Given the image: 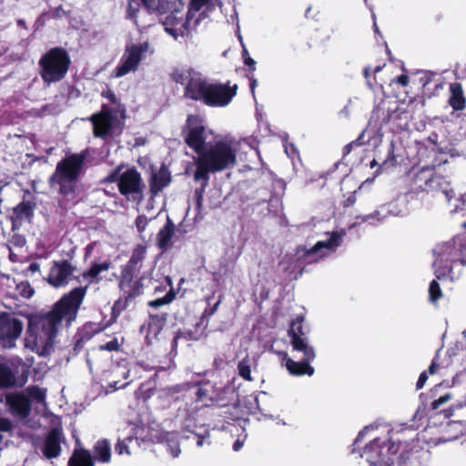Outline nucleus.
I'll use <instances>...</instances> for the list:
<instances>
[{
  "mask_svg": "<svg viewBox=\"0 0 466 466\" xmlns=\"http://www.w3.org/2000/svg\"><path fill=\"white\" fill-rule=\"evenodd\" d=\"M111 267L110 259H105L102 262L93 261L89 268L81 274L83 279L86 280L87 283L65 293L47 313L36 319L35 325L41 329L48 341L52 342L55 339L63 321H66V325H70L76 319L89 286L98 284L101 281L99 274L109 270Z\"/></svg>",
  "mask_w": 466,
  "mask_h": 466,
  "instance_id": "obj_1",
  "label": "nucleus"
},
{
  "mask_svg": "<svg viewBox=\"0 0 466 466\" xmlns=\"http://www.w3.org/2000/svg\"><path fill=\"white\" fill-rule=\"evenodd\" d=\"M196 182L208 184L209 174H216L231 168L237 162V155L231 145L223 140L209 143L194 159Z\"/></svg>",
  "mask_w": 466,
  "mask_h": 466,
  "instance_id": "obj_2",
  "label": "nucleus"
},
{
  "mask_svg": "<svg viewBox=\"0 0 466 466\" xmlns=\"http://www.w3.org/2000/svg\"><path fill=\"white\" fill-rule=\"evenodd\" d=\"M86 157V150L66 156L56 164L48 178L49 187L57 186L58 194L66 200H75L76 197V183L84 171Z\"/></svg>",
  "mask_w": 466,
  "mask_h": 466,
  "instance_id": "obj_3",
  "label": "nucleus"
},
{
  "mask_svg": "<svg viewBox=\"0 0 466 466\" xmlns=\"http://www.w3.org/2000/svg\"><path fill=\"white\" fill-rule=\"evenodd\" d=\"M388 451L400 453V466H424L423 456L427 451L419 445L418 433L413 426L400 425L388 432Z\"/></svg>",
  "mask_w": 466,
  "mask_h": 466,
  "instance_id": "obj_4",
  "label": "nucleus"
},
{
  "mask_svg": "<svg viewBox=\"0 0 466 466\" xmlns=\"http://www.w3.org/2000/svg\"><path fill=\"white\" fill-rule=\"evenodd\" d=\"M434 254L436 279L441 280L449 277L451 280H454L458 275H455L453 268L457 265H466V239L463 242L452 240L439 244L434 248Z\"/></svg>",
  "mask_w": 466,
  "mask_h": 466,
  "instance_id": "obj_5",
  "label": "nucleus"
},
{
  "mask_svg": "<svg viewBox=\"0 0 466 466\" xmlns=\"http://www.w3.org/2000/svg\"><path fill=\"white\" fill-rule=\"evenodd\" d=\"M39 75L46 85L62 81L71 66V58L63 47H52L38 61Z\"/></svg>",
  "mask_w": 466,
  "mask_h": 466,
  "instance_id": "obj_6",
  "label": "nucleus"
},
{
  "mask_svg": "<svg viewBox=\"0 0 466 466\" xmlns=\"http://www.w3.org/2000/svg\"><path fill=\"white\" fill-rule=\"evenodd\" d=\"M124 164L117 166L111 170L104 178L106 183H116L119 193L127 199L140 202L144 198L146 187L140 172L135 167H128L122 171Z\"/></svg>",
  "mask_w": 466,
  "mask_h": 466,
  "instance_id": "obj_7",
  "label": "nucleus"
},
{
  "mask_svg": "<svg viewBox=\"0 0 466 466\" xmlns=\"http://www.w3.org/2000/svg\"><path fill=\"white\" fill-rule=\"evenodd\" d=\"M126 119L111 111V106L105 103L101 105L98 112L86 118L92 125L93 136L103 140L120 136L123 133Z\"/></svg>",
  "mask_w": 466,
  "mask_h": 466,
  "instance_id": "obj_8",
  "label": "nucleus"
},
{
  "mask_svg": "<svg viewBox=\"0 0 466 466\" xmlns=\"http://www.w3.org/2000/svg\"><path fill=\"white\" fill-rule=\"evenodd\" d=\"M137 274L120 270L117 281L122 296L114 302L111 309L113 310V320L117 319L137 298L143 295L146 277L144 275L137 277Z\"/></svg>",
  "mask_w": 466,
  "mask_h": 466,
  "instance_id": "obj_9",
  "label": "nucleus"
},
{
  "mask_svg": "<svg viewBox=\"0 0 466 466\" xmlns=\"http://www.w3.org/2000/svg\"><path fill=\"white\" fill-rule=\"evenodd\" d=\"M210 404L221 409L218 414L223 418L224 422L230 423L241 418V407L239 404L238 393L231 386L214 388L208 397Z\"/></svg>",
  "mask_w": 466,
  "mask_h": 466,
  "instance_id": "obj_10",
  "label": "nucleus"
},
{
  "mask_svg": "<svg viewBox=\"0 0 466 466\" xmlns=\"http://www.w3.org/2000/svg\"><path fill=\"white\" fill-rule=\"evenodd\" d=\"M184 141L197 155L208 146L206 144V126L198 115H188L182 127Z\"/></svg>",
  "mask_w": 466,
  "mask_h": 466,
  "instance_id": "obj_11",
  "label": "nucleus"
},
{
  "mask_svg": "<svg viewBox=\"0 0 466 466\" xmlns=\"http://www.w3.org/2000/svg\"><path fill=\"white\" fill-rule=\"evenodd\" d=\"M238 89V85L230 86L229 81L225 84L209 82L203 104L210 107L227 106L237 96Z\"/></svg>",
  "mask_w": 466,
  "mask_h": 466,
  "instance_id": "obj_12",
  "label": "nucleus"
},
{
  "mask_svg": "<svg viewBox=\"0 0 466 466\" xmlns=\"http://www.w3.org/2000/svg\"><path fill=\"white\" fill-rule=\"evenodd\" d=\"M362 457L374 466H390V461H394V453L388 451L387 440L381 438L373 439L365 446Z\"/></svg>",
  "mask_w": 466,
  "mask_h": 466,
  "instance_id": "obj_13",
  "label": "nucleus"
},
{
  "mask_svg": "<svg viewBox=\"0 0 466 466\" xmlns=\"http://www.w3.org/2000/svg\"><path fill=\"white\" fill-rule=\"evenodd\" d=\"M23 330V322L9 313H0V344L5 348L15 346Z\"/></svg>",
  "mask_w": 466,
  "mask_h": 466,
  "instance_id": "obj_14",
  "label": "nucleus"
},
{
  "mask_svg": "<svg viewBox=\"0 0 466 466\" xmlns=\"http://www.w3.org/2000/svg\"><path fill=\"white\" fill-rule=\"evenodd\" d=\"M76 269L69 260L62 259L54 261L47 277L48 283L54 288L65 287Z\"/></svg>",
  "mask_w": 466,
  "mask_h": 466,
  "instance_id": "obj_15",
  "label": "nucleus"
},
{
  "mask_svg": "<svg viewBox=\"0 0 466 466\" xmlns=\"http://www.w3.org/2000/svg\"><path fill=\"white\" fill-rule=\"evenodd\" d=\"M303 353L301 361H295L290 358H285V366L289 374L292 376H312L314 374V368L309 364L316 358V353L313 348H307V350H296Z\"/></svg>",
  "mask_w": 466,
  "mask_h": 466,
  "instance_id": "obj_16",
  "label": "nucleus"
},
{
  "mask_svg": "<svg viewBox=\"0 0 466 466\" xmlns=\"http://www.w3.org/2000/svg\"><path fill=\"white\" fill-rule=\"evenodd\" d=\"M117 319L113 320V310L111 311V317L107 321H87L77 331L76 335L75 349H81L85 343L92 339L96 335L101 333L106 329L110 327L116 321Z\"/></svg>",
  "mask_w": 466,
  "mask_h": 466,
  "instance_id": "obj_17",
  "label": "nucleus"
},
{
  "mask_svg": "<svg viewBox=\"0 0 466 466\" xmlns=\"http://www.w3.org/2000/svg\"><path fill=\"white\" fill-rule=\"evenodd\" d=\"M64 439L61 428H52L46 434L41 448L44 457L48 460L57 458L61 454V443Z\"/></svg>",
  "mask_w": 466,
  "mask_h": 466,
  "instance_id": "obj_18",
  "label": "nucleus"
},
{
  "mask_svg": "<svg viewBox=\"0 0 466 466\" xmlns=\"http://www.w3.org/2000/svg\"><path fill=\"white\" fill-rule=\"evenodd\" d=\"M433 170L434 168L430 167H424L418 170L410 180V188L406 196L410 198H414L420 193H427Z\"/></svg>",
  "mask_w": 466,
  "mask_h": 466,
  "instance_id": "obj_19",
  "label": "nucleus"
},
{
  "mask_svg": "<svg viewBox=\"0 0 466 466\" xmlns=\"http://www.w3.org/2000/svg\"><path fill=\"white\" fill-rule=\"evenodd\" d=\"M209 82L197 72L184 87V96L193 101L203 103Z\"/></svg>",
  "mask_w": 466,
  "mask_h": 466,
  "instance_id": "obj_20",
  "label": "nucleus"
},
{
  "mask_svg": "<svg viewBox=\"0 0 466 466\" xmlns=\"http://www.w3.org/2000/svg\"><path fill=\"white\" fill-rule=\"evenodd\" d=\"M303 322L304 317L302 315L297 316L292 319L288 330L293 350H307V348H312L308 343V338L306 337V332L303 328Z\"/></svg>",
  "mask_w": 466,
  "mask_h": 466,
  "instance_id": "obj_21",
  "label": "nucleus"
},
{
  "mask_svg": "<svg viewBox=\"0 0 466 466\" xmlns=\"http://www.w3.org/2000/svg\"><path fill=\"white\" fill-rule=\"evenodd\" d=\"M428 187L426 194L443 196L449 202L455 197L454 190L451 188L450 182L443 176L436 173L435 170H433Z\"/></svg>",
  "mask_w": 466,
  "mask_h": 466,
  "instance_id": "obj_22",
  "label": "nucleus"
},
{
  "mask_svg": "<svg viewBox=\"0 0 466 466\" xmlns=\"http://www.w3.org/2000/svg\"><path fill=\"white\" fill-rule=\"evenodd\" d=\"M202 321L195 324L193 329H177L171 343L172 351H177L179 340L198 341L204 334L207 325L202 327Z\"/></svg>",
  "mask_w": 466,
  "mask_h": 466,
  "instance_id": "obj_23",
  "label": "nucleus"
},
{
  "mask_svg": "<svg viewBox=\"0 0 466 466\" xmlns=\"http://www.w3.org/2000/svg\"><path fill=\"white\" fill-rule=\"evenodd\" d=\"M142 48L140 46H133L127 50V56L121 65L116 68V76H122L137 68L141 60Z\"/></svg>",
  "mask_w": 466,
  "mask_h": 466,
  "instance_id": "obj_24",
  "label": "nucleus"
},
{
  "mask_svg": "<svg viewBox=\"0 0 466 466\" xmlns=\"http://www.w3.org/2000/svg\"><path fill=\"white\" fill-rule=\"evenodd\" d=\"M6 403L10 410L22 417L29 415L31 410V402L23 393H14L6 397Z\"/></svg>",
  "mask_w": 466,
  "mask_h": 466,
  "instance_id": "obj_25",
  "label": "nucleus"
},
{
  "mask_svg": "<svg viewBox=\"0 0 466 466\" xmlns=\"http://www.w3.org/2000/svg\"><path fill=\"white\" fill-rule=\"evenodd\" d=\"M171 182V174L166 166H161L159 170L153 173L149 179V191L152 196H157Z\"/></svg>",
  "mask_w": 466,
  "mask_h": 466,
  "instance_id": "obj_26",
  "label": "nucleus"
},
{
  "mask_svg": "<svg viewBox=\"0 0 466 466\" xmlns=\"http://www.w3.org/2000/svg\"><path fill=\"white\" fill-rule=\"evenodd\" d=\"M146 254L147 247L143 244L137 245L132 250L130 258L126 264L121 266L120 270L138 273L142 268Z\"/></svg>",
  "mask_w": 466,
  "mask_h": 466,
  "instance_id": "obj_27",
  "label": "nucleus"
},
{
  "mask_svg": "<svg viewBox=\"0 0 466 466\" xmlns=\"http://www.w3.org/2000/svg\"><path fill=\"white\" fill-rule=\"evenodd\" d=\"M35 203L31 200H23L13 208L12 224L21 223L23 220L31 222L34 217Z\"/></svg>",
  "mask_w": 466,
  "mask_h": 466,
  "instance_id": "obj_28",
  "label": "nucleus"
},
{
  "mask_svg": "<svg viewBox=\"0 0 466 466\" xmlns=\"http://www.w3.org/2000/svg\"><path fill=\"white\" fill-rule=\"evenodd\" d=\"M341 236L338 232H333L326 241H318L306 253L307 256L319 255L320 258L324 256L323 249H333L340 245Z\"/></svg>",
  "mask_w": 466,
  "mask_h": 466,
  "instance_id": "obj_29",
  "label": "nucleus"
},
{
  "mask_svg": "<svg viewBox=\"0 0 466 466\" xmlns=\"http://www.w3.org/2000/svg\"><path fill=\"white\" fill-rule=\"evenodd\" d=\"M451 96L449 104L455 111L463 110L466 107V98L461 83L455 82L450 85Z\"/></svg>",
  "mask_w": 466,
  "mask_h": 466,
  "instance_id": "obj_30",
  "label": "nucleus"
},
{
  "mask_svg": "<svg viewBox=\"0 0 466 466\" xmlns=\"http://www.w3.org/2000/svg\"><path fill=\"white\" fill-rule=\"evenodd\" d=\"M174 233L175 225L169 218H167L166 224L162 228H160L157 235V244L161 250L166 251L170 248V241Z\"/></svg>",
  "mask_w": 466,
  "mask_h": 466,
  "instance_id": "obj_31",
  "label": "nucleus"
},
{
  "mask_svg": "<svg viewBox=\"0 0 466 466\" xmlns=\"http://www.w3.org/2000/svg\"><path fill=\"white\" fill-rule=\"evenodd\" d=\"M67 466H95L91 452L85 448H75Z\"/></svg>",
  "mask_w": 466,
  "mask_h": 466,
  "instance_id": "obj_32",
  "label": "nucleus"
},
{
  "mask_svg": "<svg viewBox=\"0 0 466 466\" xmlns=\"http://www.w3.org/2000/svg\"><path fill=\"white\" fill-rule=\"evenodd\" d=\"M166 31L177 38L178 35L184 36L189 33V21H177L176 18L167 17Z\"/></svg>",
  "mask_w": 466,
  "mask_h": 466,
  "instance_id": "obj_33",
  "label": "nucleus"
},
{
  "mask_svg": "<svg viewBox=\"0 0 466 466\" xmlns=\"http://www.w3.org/2000/svg\"><path fill=\"white\" fill-rule=\"evenodd\" d=\"M101 96L109 101L111 111L116 113V115H120L122 118H127V107L112 89L106 88L102 90Z\"/></svg>",
  "mask_w": 466,
  "mask_h": 466,
  "instance_id": "obj_34",
  "label": "nucleus"
},
{
  "mask_svg": "<svg viewBox=\"0 0 466 466\" xmlns=\"http://www.w3.org/2000/svg\"><path fill=\"white\" fill-rule=\"evenodd\" d=\"M94 462L98 461L100 462H109L111 460V448L110 443L106 440H99L94 446Z\"/></svg>",
  "mask_w": 466,
  "mask_h": 466,
  "instance_id": "obj_35",
  "label": "nucleus"
},
{
  "mask_svg": "<svg viewBox=\"0 0 466 466\" xmlns=\"http://www.w3.org/2000/svg\"><path fill=\"white\" fill-rule=\"evenodd\" d=\"M196 73L197 71L192 67H175L169 73V77L173 82L180 84L185 87Z\"/></svg>",
  "mask_w": 466,
  "mask_h": 466,
  "instance_id": "obj_36",
  "label": "nucleus"
},
{
  "mask_svg": "<svg viewBox=\"0 0 466 466\" xmlns=\"http://www.w3.org/2000/svg\"><path fill=\"white\" fill-rule=\"evenodd\" d=\"M15 377L12 370L3 362H0V389H8L15 385Z\"/></svg>",
  "mask_w": 466,
  "mask_h": 466,
  "instance_id": "obj_37",
  "label": "nucleus"
},
{
  "mask_svg": "<svg viewBox=\"0 0 466 466\" xmlns=\"http://www.w3.org/2000/svg\"><path fill=\"white\" fill-rule=\"evenodd\" d=\"M167 321V314H150L148 321V332L157 336L163 329Z\"/></svg>",
  "mask_w": 466,
  "mask_h": 466,
  "instance_id": "obj_38",
  "label": "nucleus"
},
{
  "mask_svg": "<svg viewBox=\"0 0 466 466\" xmlns=\"http://www.w3.org/2000/svg\"><path fill=\"white\" fill-rule=\"evenodd\" d=\"M167 283L170 287H172V281L169 278H167ZM177 292L173 288H170L168 292L162 298H158L153 300H149L147 302V306L150 308L157 309L164 305L171 303L176 298Z\"/></svg>",
  "mask_w": 466,
  "mask_h": 466,
  "instance_id": "obj_39",
  "label": "nucleus"
},
{
  "mask_svg": "<svg viewBox=\"0 0 466 466\" xmlns=\"http://www.w3.org/2000/svg\"><path fill=\"white\" fill-rule=\"evenodd\" d=\"M326 38H328V36L322 35V34L319 30H316L315 32L310 34L309 37V48H320L321 46H324Z\"/></svg>",
  "mask_w": 466,
  "mask_h": 466,
  "instance_id": "obj_40",
  "label": "nucleus"
},
{
  "mask_svg": "<svg viewBox=\"0 0 466 466\" xmlns=\"http://www.w3.org/2000/svg\"><path fill=\"white\" fill-rule=\"evenodd\" d=\"M238 375L245 380L251 381V370L249 361L247 359L242 360L238 364Z\"/></svg>",
  "mask_w": 466,
  "mask_h": 466,
  "instance_id": "obj_41",
  "label": "nucleus"
},
{
  "mask_svg": "<svg viewBox=\"0 0 466 466\" xmlns=\"http://www.w3.org/2000/svg\"><path fill=\"white\" fill-rule=\"evenodd\" d=\"M16 290L18 294L24 299H30L35 293L34 288L28 281H23L17 284Z\"/></svg>",
  "mask_w": 466,
  "mask_h": 466,
  "instance_id": "obj_42",
  "label": "nucleus"
},
{
  "mask_svg": "<svg viewBox=\"0 0 466 466\" xmlns=\"http://www.w3.org/2000/svg\"><path fill=\"white\" fill-rule=\"evenodd\" d=\"M442 297V292L440 284L436 279L430 283L429 287V299L431 302H436Z\"/></svg>",
  "mask_w": 466,
  "mask_h": 466,
  "instance_id": "obj_43",
  "label": "nucleus"
},
{
  "mask_svg": "<svg viewBox=\"0 0 466 466\" xmlns=\"http://www.w3.org/2000/svg\"><path fill=\"white\" fill-rule=\"evenodd\" d=\"M26 390L32 399L39 402L44 401L46 399V391L38 386H30Z\"/></svg>",
  "mask_w": 466,
  "mask_h": 466,
  "instance_id": "obj_44",
  "label": "nucleus"
},
{
  "mask_svg": "<svg viewBox=\"0 0 466 466\" xmlns=\"http://www.w3.org/2000/svg\"><path fill=\"white\" fill-rule=\"evenodd\" d=\"M121 347H122V343H120L118 341L117 338H114L112 340H110L105 344L99 345L98 349L101 351L106 350V351H110V352H112V351L118 352L121 350Z\"/></svg>",
  "mask_w": 466,
  "mask_h": 466,
  "instance_id": "obj_45",
  "label": "nucleus"
},
{
  "mask_svg": "<svg viewBox=\"0 0 466 466\" xmlns=\"http://www.w3.org/2000/svg\"><path fill=\"white\" fill-rule=\"evenodd\" d=\"M222 295L219 296V299L212 306V307H209V308H206L200 317V319L199 321H202V323L204 322V320L206 319H208L210 318L211 316H213L218 309V306L220 305L221 301H222Z\"/></svg>",
  "mask_w": 466,
  "mask_h": 466,
  "instance_id": "obj_46",
  "label": "nucleus"
},
{
  "mask_svg": "<svg viewBox=\"0 0 466 466\" xmlns=\"http://www.w3.org/2000/svg\"><path fill=\"white\" fill-rule=\"evenodd\" d=\"M452 396L451 393H446L441 397H439L437 400H434L431 402V409L432 410H438L442 404L446 403L448 400H451Z\"/></svg>",
  "mask_w": 466,
  "mask_h": 466,
  "instance_id": "obj_47",
  "label": "nucleus"
},
{
  "mask_svg": "<svg viewBox=\"0 0 466 466\" xmlns=\"http://www.w3.org/2000/svg\"><path fill=\"white\" fill-rule=\"evenodd\" d=\"M10 243H12L15 247L22 248L25 245L26 240L23 235L14 234L10 239Z\"/></svg>",
  "mask_w": 466,
  "mask_h": 466,
  "instance_id": "obj_48",
  "label": "nucleus"
},
{
  "mask_svg": "<svg viewBox=\"0 0 466 466\" xmlns=\"http://www.w3.org/2000/svg\"><path fill=\"white\" fill-rule=\"evenodd\" d=\"M136 227L138 232H143L147 225V219L145 215H139L135 220Z\"/></svg>",
  "mask_w": 466,
  "mask_h": 466,
  "instance_id": "obj_49",
  "label": "nucleus"
},
{
  "mask_svg": "<svg viewBox=\"0 0 466 466\" xmlns=\"http://www.w3.org/2000/svg\"><path fill=\"white\" fill-rule=\"evenodd\" d=\"M142 2L149 11H157L161 5V0H142Z\"/></svg>",
  "mask_w": 466,
  "mask_h": 466,
  "instance_id": "obj_50",
  "label": "nucleus"
},
{
  "mask_svg": "<svg viewBox=\"0 0 466 466\" xmlns=\"http://www.w3.org/2000/svg\"><path fill=\"white\" fill-rule=\"evenodd\" d=\"M12 421L7 418L0 417V431L7 432L12 430Z\"/></svg>",
  "mask_w": 466,
  "mask_h": 466,
  "instance_id": "obj_51",
  "label": "nucleus"
},
{
  "mask_svg": "<svg viewBox=\"0 0 466 466\" xmlns=\"http://www.w3.org/2000/svg\"><path fill=\"white\" fill-rule=\"evenodd\" d=\"M96 246V241H92L88 243L85 248L84 259L86 260L88 258L92 256V253Z\"/></svg>",
  "mask_w": 466,
  "mask_h": 466,
  "instance_id": "obj_52",
  "label": "nucleus"
},
{
  "mask_svg": "<svg viewBox=\"0 0 466 466\" xmlns=\"http://www.w3.org/2000/svg\"><path fill=\"white\" fill-rule=\"evenodd\" d=\"M381 212L380 210H376L373 213H370L368 216L363 218V221H368L370 219H376L377 221H381L385 218V216H381Z\"/></svg>",
  "mask_w": 466,
  "mask_h": 466,
  "instance_id": "obj_53",
  "label": "nucleus"
},
{
  "mask_svg": "<svg viewBox=\"0 0 466 466\" xmlns=\"http://www.w3.org/2000/svg\"><path fill=\"white\" fill-rule=\"evenodd\" d=\"M196 394H197L198 400H208V397L211 395V394H209L208 390L204 389L202 387H199L198 389Z\"/></svg>",
  "mask_w": 466,
  "mask_h": 466,
  "instance_id": "obj_54",
  "label": "nucleus"
},
{
  "mask_svg": "<svg viewBox=\"0 0 466 466\" xmlns=\"http://www.w3.org/2000/svg\"><path fill=\"white\" fill-rule=\"evenodd\" d=\"M428 380V374L427 371H423L420 374V377L418 379V381L416 383V389L420 390L424 387L426 381Z\"/></svg>",
  "mask_w": 466,
  "mask_h": 466,
  "instance_id": "obj_55",
  "label": "nucleus"
},
{
  "mask_svg": "<svg viewBox=\"0 0 466 466\" xmlns=\"http://www.w3.org/2000/svg\"><path fill=\"white\" fill-rule=\"evenodd\" d=\"M209 0H191V5L196 11H199Z\"/></svg>",
  "mask_w": 466,
  "mask_h": 466,
  "instance_id": "obj_56",
  "label": "nucleus"
},
{
  "mask_svg": "<svg viewBox=\"0 0 466 466\" xmlns=\"http://www.w3.org/2000/svg\"><path fill=\"white\" fill-rule=\"evenodd\" d=\"M395 82L401 86L406 87L409 85V76L406 74H402L397 76Z\"/></svg>",
  "mask_w": 466,
  "mask_h": 466,
  "instance_id": "obj_57",
  "label": "nucleus"
},
{
  "mask_svg": "<svg viewBox=\"0 0 466 466\" xmlns=\"http://www.w3.org/2000/svg\"><path fill=\"white\" fill-rule=\"evenodd\" d=\"M115 449L118 454H122L124 451L128 453V447L124 441H118Z\"/></svg>",
  "mask_w": 466,
  "mask_h": 466,
  "instance_id": "obj_58",
  "label": "nucleus"
},
{
  "mask_svg": "<svg viewBox=\"0 0 466 466\" xmlns=\"http://www.w3.org/2000/svg\"><path fill=\"white\" fill-rule=\"evenodd\" d=\"M355 193L356 192H353L351 195H350L346 200L344 201L343 203V207L344 208H349V207H351L353 206L355 203H356V196H355Z\"/></svg>",
  "mask_w": 466,
  "mask_h": 466,
  "instance_id": "obj_59",
  "label": "nucleus"
},
{
  "mask_svg": "<svg viewBox=\"0 0 466 466\" xmlns=\"http://www.w3.org/2000/svg\"><path fill=\"white\" fill-rule=\"evenodd\" d=\"M244 64L249 67L248 71H249L250 73H252L253 71H255V69H256L255 64H256V63H255V61H254V59H253V58H251L250 56H247V57H245V58H244Z\"/></svg>",
  "mask_w": 466,
  "mask_h": 466,
  "instance_id": "obj_60",
  "label": "nucleus"
},
{
  "mask_svg": "<svg viewBox=\"0 0 466 466\" xmlns=\"http://www.w3.org/2000/svg\"><path fill=\"white\" fill-rule=\"evenodd\" d=\"M202 182H203V184H202L201 187L196 188L194 191L195 198H203L204 190H205L206 187L208 186V184H206L204 181H202Z\"/></svg>",
  "mask_w": 466,
  "mask_h": 466,
  "instance_id": "obj_61",
  "label": "nucleus"
},
{
  "mask_svg": "<svg viewBox=\"0 0 466 466\" xmlns=\"http://www.w3.org/2000/svg\"><path fill=\"white\" fill-rule=\"evenodd\" d=\"M248 78L249 80V88L252 93H254L256 86H257V79L254 77L253 74H248Z\"/></svg>",
  "mask_w": 466,
  "mask_h": 466,
  "instance_id": "obj_62",
  "label": "nucleus"
},
{
  "mask_svg": "<svg viewBox=\"0 0 466 466\" xmlns=\"http://www.w3.org/2000/svg\"><path fill=\"white\" fill-rule=\"evenodd\" d=\"M208 435H209V433H208V430H205V434L204 435H198L197 445L198 446H202L203 442H204V438L206 436H208Z\"/></svg>",
  "mask_w": 466,
  "mask_h": 466,
  "instance_id": "obj_63",
  "label": "nucleus"
},
{
  "mask_svg": "<svg viewBox=\"0 0 466 466\" xmlns=\"http://www.w3.org/2000/svg\"><path fill=\"white\" fill-rule=\"evenodd\" d=\"M268 293H269V292H268V290L267 289H265V288H264V289L260 291V293H259L260 299H261V300H266V299H268Z\"/></svg>",
  "mask_w": 466,
  "mask_h": 466,
  "instance_id": "obj_64",
  "label": "nucleus"
}]
</instances>
